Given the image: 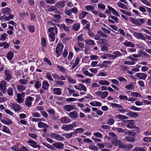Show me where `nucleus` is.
Here are the masks:
<instances>
[{"mask_svg": "<svg viewBox=\"0 0 151 151\" xmlns=\"http://www.w3.org/2000/svg\"><path fill=\"white\" fill-rule=\"evenodd\" d=\"M50 32L49 36L50 37V40L51 41H54L55 40V35L58 33V29L56 27H50L48 29Z\"/></svg>", "mask_w": 151, "mask_h": 151, "instance_id": "f257e3e1", "label": "nucleus"}, {"mask_svg": "<svg viewBox=\"0 0 151 151\" xmlns=\"http://www.w3.org/2000/svg\"><path fill=\"white\" fill-rule=\"evenodd\" d=\"M129 18L130 21L132 23L137 25H141V24L144 23L146 22V20L144 19H135L132 17H130Z\"/></svg>", "mask_w": 151, "mask_h": 151, "instance_id": "f03ea898", "label": "nucleus"}, {"mask_svg": "<svg viewBox=\"0 0 151 151\" xmlns=\"http://www.w3.org/2000/svg\"><path fill=\"white\" fill-rule=\"evenodd\" d=\"M117 139H114L111 142L112 144L116 146H118L121 148H125L126 147V145L122 143L120 140H118Z\"/></svg>", "mask_w": 151, "mask_h": 151, "instance_id": "7ed1b4c3", "label": "nucleus"}, {"mask_svg": "<svg viewBox=\"0 0 151 151\" xmlns=\"http://www.w3.org/2000/svg\"><path fill=\"white\" fill-rule=\"evenodd\" d=\"M16 96L17 98L15 100L18 103L21 104L23 102L24 97L25 96V93L24 92L17 93Z\"/></svg>", "mask_w": 151, "mask_h": 151, "instance_id": "20e7f679", "label": "nucleus"}, {"mask_svg": "<svg viewBox=\"0 0 151 151\" xmlns=\"http://www.w3.org/2000/svg\"><path fill=\"white\" fill-rule=\"evenodd\" d=\"M4 73L5 76V79L8 81H9L12 78V71L9 69H6L4 70Z\"/></svg>", "mask_w": 151, "mask_h": 151, "instance_id": "39448f33", "label": "nucleus"}, {"mask_svg": "<svg viewBox=\"0 0 151 151\" xmlns=\"http://www.w3.org/2000/svg\"><path fill=\"white\" fill-rule=\"evenodd\" d=\"M6 84V81L4 80L1 81L0 83V90L4 94L6 93V90L7 88Z\"/></svg>", "mask_w": 151, "mask_h": 151, "instance_id": "423d86ee", "label": "nucleus"}, {"mask_svg": "<svg viewBox=\"0 0 151 151\" xmlns=\"http://www.w3.org/2000/svg\"><path fill=\"white\" fill-rule=\"evenodd\" d=\"M135 76L137 79L145 80L147 77V74L144 73H139L135 75Z\"/></svg>", "mask_w": 151, "mask_h": 151, "instance_id": "0eeeda50", "label": "nucleus"}, {"mask_svg": "<svg viewBox=\"0 0 151 151\" xmlns=\"http://www.w3.org/2000/svg\"><path fill=\"white\" fill-rule=\"evenodd\" d=\"M63 47V45L58 44L56 48V52L59 56L61 55Z\"/></svg>", "mask_w": 151, "mask_h": 151, "instance_id": "6e6552de", "label": "nucleus"}, {"mask_svg": "<svg viewBox=\"0 0 151 151\" xmlns=\"http://www.w3.org/2000/svg\"><path fill=\"white\" fill-rule=\"evenodd\" d=\"M33 99L32 97L29 96L27 97L25 101V105L27 107H30L32 104V102L33 101Z\"/></svg>", "mask_w": 151, "mask_h": 151, "instance_id": "1a4fd4ad", "label": "nucleus"}, {"mask_svg": "<svg viewBox=\"0 0 151 151\" xmlns=\"http://www.w3.org/2000/svg\"><path fill=\"white\" fill-rule=\"evenodd\" d=\"M133 36L136 38L145 41L146 40V37L142 34L137 32H134L133 33Z\"/></svg>", "mask_w": 151, "mask_h": 151, "instance_id": "9d476101", "label": "nucleus"}, {"mask_svg": "<svg viewBox=\"0 0 151 151\" xmlns=\"http://www.w3.org/2000/svg\"><path fill=\"white\" fill-rule=\"evenodd\" d=\"M51 136L52 137L58 141H62L64 139V138L61 137L60 135L54 133H52L51 134Z\"/></svg>", "mask_w": 151, "mask_h": 151, "instance_id": "9b49d317", "label": "nucleus"}, {"mask_svg": "<svg viewBox=\"0 0 151 151\" xmlns=\"http://www.w3.org/2000/svg\"><path fill=\"white\" fill-rule=\"evenodd\" d=\"M75 108V106L73 105L67 104L64 106V109L68 112H69L74 110Z\"/></svg>", "mask_w": 151, "mask_h": 151, "instance_id": "f8f14e48", "label": "nucleus"}, {"mask_svg": "<svg viewBox=\"0 0 151 151\" xmlns=\"http://www.w3.org/2000/svg\"><path fill=\"white\" fill-rule=\"evenodd\" d=\"M11 107L15 112L19 111L22 109L20 106L16 103L13 104L11 105Z\"/></svg>", "mask_w": 151, "mask_h": 151, "instance_id": "ddd939ff", "label": "nucleus"}, {"mask_svg": "<svg viewBox=\"0 0 151 151\" xmlns=\"http://www.w3.org/2000/svg\"><path fill=\"white\" fill-rule=\"evenodd\" d=\"M27 142L28 143L30 144V145L34 148H37L38 150H40V146L37 145V143L36 142L32 140H29L27 141Z\"/></svg>", "mask_w": 151, "mask_h": 151, "instance_id": "4468645a", "label": "nucleus"}, {"mask_svg": "<svg viewBox=\"0 0 151 151\" xmlns=\"http://www.w3.org/2000/svg\"><path fill=\"white\" fill-rule=\"evenodd\" d=\"M60 120L63 124L68 123L71 121L69 117L66 116L61 117L60 119Z\"/></svg>", "mask_w": 151, "mask_h": 151, "instance_id": "2eb2a0df", "label": "nucleus"}, {"mask_svg": "<svg viewBox=\"0 0 151 151\" xmlns=\"http://www.w3.org/2000/svg\"><path fill=\"white\" fill-rule=\"evenodd\" d=\"M139 56V57H142V58H150V56L146 52L142 50L139 51L138 52Z\"/></svg>", "mask_w": 151, "mask_h": 151, "instance_id": "dca6fc26", "label": "nucleus"}, {"mask_svg": "<svg viewBox=\"0 0 151 151\" xmlns=\"http://www.w3.org/2000/svg\"><path fill=\"white\" fill-rule=\"evenodd\" d=\"M53 147L57 149H62L63 148L64 145L60 142H56L52 144Z\"/></svg>", "mask_w": 151, "mask_h": 151, "instance_id": "f3484780", "label": "nucleus"}, {"mask_svg": "<svg viewBox=\"0 0 151 151\" xmlns=\"http://www.w3.org/2000/svg\"><path fill=\"white\" fill-rule=\"evenodd\" d=\"M127 124L126 126L127 128H132L134 123V120H127L125 121Z\"/></svg>", "mask_w": 151, "mask_h": 151, "instance_id": "a211bd4d", "label": "nucleus"}, {"mask_svg": "<svg viewBox=\"0 0 151 151\" xmlns=\"http://www.w3.org/2000/svg\"><path fill=\"white\" fill-rule=\"evenodd\" d=\"M68 115L70 118L76 119L78 117L77 112L76 111H73L69 113Z\"/></svg>", "mask_w": 151, "mask_h": 151, "instance_id": "6ab92c4d", "label": "nucleus"}, {"mask_svg": "<svg viewBox=\"0 0 151 151\" xmlns=\"http://www.w3.org/2000/svg\"><path fill=\"white\" fill-rule=\"evenodd\" d=\"M107 7L112 12V14L116 16L117 17H119L120 15L119 14V13L117 12L115 10L114 8H112V7L110 6H109L108 5L107 6Z\"/></svg>", "mask_w": 151, "mask_h": 151, "instance_id": "aec40b11", "label": "nucleus"}, {"mask_svg": "<svg viewBox=\"0 0 151 151\" xmlns=\"http://www.w3.org/2000/svg\"><path fill=\"white\" fill-rule=\"evenodd\" d=\"M55 5L58 8H62L65 5V1H63L58 2L55 4Z\"/></svg>", "mask_w": 151, "mask_h": 151, "instance_id": "412c9836", "label": "nucleus"}, {"mask_svg": "<svg viewBox=\"0 0 151 151\" xmlns=\"http://www.w3.org/2000/svg\"><path fill=\"white\" fill-rule=\"evenodd\" d=\"M84 130L82 128H78L75 129L74 131L73 132V135H76L78 133L81 134L83 132Z\"/></svg>", "mask_w": 151, "mask_h": 151, "instance_id": "4be33fe9", "label": "nucleus"}, {"mask_svg": "<svg viewBox=\"0 0 151 151\" xmlns=\"http://www.w3.org/2000/svg\"><path fill=\"white\" fill-rule=\"evenodd\" d=\"M53 92L54 94L60 95L62 94V90L59 88H53Z\"/></svg>", "mask_w": 151, "mask_h": 151, "instance_id": "5701e85b", "label": "nucleus"}, {"mask_svg": "<svg viewBox=\"0 0 151 151\" xmlns=\"http://www.w3.org/2000/svg\"><path fill=\"white\" fill-rule=\"evenodd\" d=\"M49 86V84L48 82L46 80H44L42 82V88L45 90L48 89Z\"/></svg>", "mask_w": 151, "mask_h": 151, "instance_id": "b1692460", "label": "nucleus"}, {"mask_svg": "<svg viewBox=\"0 0 151 151\" xmlns=\"http://www.w3.org/2000/svg\"><path fill=\"white\" fill-rule=\"evenodd\" d=\"M0 120L1 122L7 125L12 124V121L9 119H1Z\"/></svg>", "mask_w": 151, "mask_h": 151, "instance_id": "393cba45", "label": "nucleus"}, {"mask_svg": "<svg viewBox=\"0 0 151 151\" xmlns=\"http://www.w3.org/2000/svg\"><path fill=\"white\" fill-rule=\"evenodd\" d=\"M66 77L69 83L72 84H75L76 83V81L75 78H71L68 75H66Z\"/></svg>", "mask_w": 151, "mask_h": 151, "instance_id": "a878e982", "label": "nucleus"}, {"mask_svg": "<svg viewBox=\"0 0 151 151\" xmlns=\"http://www.w3.org/2000/svg\"><path fill=\"white\" fill-rule=\"evenodd\" d=\"M61 129L66 131H69L72 129L70 124L63 125Z\"/></svg>", "mask_w": 151, "mask_h": 151, "instance_id": "bb28decb", "label": "nucleus"}, {"mask_svg": "<svg viewBox=\"0 0 151 151\" xmlns=\"http://www.w3.org/2000/svg\"><path fill=\"white\" fill-rule=\"evenodd\" d=\"M82 71H83V74L85 75L90 77H92L93 76V74L90 73L88 70H85L84 68L82 69Z\"/></svg>", "mask_w": 151, "mask_h": 151, "instance_id": "cd10ccee", "label": "nucleus"}, {"mask_svg": "<svg viewBox=\"0 0 151 151\" xmlns=\"http://www.w3.org/2000/svg\"><path fill=\"white\" fill-rule=\"evenodd\" d=\"M53 17L54 18L52 19V21L56 22H60L61 18V16L60 15L54 14Z\"/></svg>", "mask_w": 151, "mask_h": 151, "instance_id": "c85d7f7f", "label": "nucleus"}, {"mask_svg": "<svg viewBox=\"0 0 151 151\" xmlns=\"http://www.w3.org/2000/svg\"><path fill=\"white\" fill-rule=\"evenodd\" d=\"M38 127L40 128H45V129L48 128L49 127L48 125L45 123L42 122H39L38 125Z\"/></svg>", "mask_w": 151, "mask_h": 151, "instance_id": "c756f323", "label": "nucleus"}, {"mask_svg": "<svg viewBox=\"0 0 151 151\" xmlns=\"http://www.w3.org/2000/svg\"><path fill=\"white\" fill-rule=\"evenodd\" d=\"M17 88L20 92H22L27 87L23 85H18L17 86Z\"/></svg>", "mask_w": 151, "mask_h": 151, "instance_id": "7c9ffc66", "label": "nucleus"}, {"mask_svg": "<svg viewBox=\"0 0 151 151\" xmlns=\"http://www.w3.org/2000/svg\"><path fill=\"white\" fill-rule=\"evenodd\" d=\"M1 11L2 12V13L5 14H9L11 12L10 9L8 7H6L2 9H1Z\"/></svg>", "mask_w": 151, "mask_h": 151, "instance_id": "2f4dec72", "label": "nucleus"}, {"mask_svg": "<svg viewBox=\"0 0 151 151\" xmlns=\"http://www.w3.org/2000/svg\"><path fill=\"white\" fill-rule=\"evenodd\" d=\"M98 83L101 85H109L110 83L105 80H100L98 81Z\"/></svg>", "mask_w": 151, "mask_h": 151, "instance_id": "473e14b6", "label": "nucleus"}, {"mask_svg": "<svg viewBox=\"0 0 151 151\" xmlns=\"http://www.w3.org/2000/svg\"><path fill=\"white\" fill-rule=\"evenodd\" d=\"M123 44L125 46L128 47H134L135 45L132 43L129 42H126L123 43Z\"/></svg>", "mask_w": 151, "mask_h": 151, "instance_id": "72a5a7b5", "label": "nucleus"}, {"mask_svg": "<svg viewBox=\"0 0 151 151\" xmlns=\"http://www.w3.org/2000/svg\"><path fill=\"white\" fill-rule=\"evenodd\" d=\"M127 115L129 116L132 117H137L138 116V114L137 113L132 111L129 112L127 114Z\"/></svg>", "mask_w": 151, "mask_h": 151, "instance_id": "f704fd0d", "label": "nucleus"}, {"mask_svg": "<svg viewBox=\"0 0 151 151\" xmlns=\"http://www.w3.org/2000/svg\"><path fill=\"white\" fill-rule=\"evenodd\" d=\"M115 117L119 119H127L128 117L127 116L121 114H118L115 115Z\"/></svg>", "mask_w": 151, "mask_h": 151, "instance_id": "c9c22d12", "label": "nucleus"}, {"mask_svg": "<svg viewBox=\"0 0 151 151\" xmlns=\"http://www.w3.org/2000/svg\"><path fill=\"white\" fill-rule=\"evenodd\" d=\"M78 85L79 86V91H87L86 87L85 85L81 83H79Z\"/></svg>", "mask_w": 151, "mask_h": 151, "instance_id": "e433bc0d", "label": "nucleus"}, {"mask_svg": "<svg viewBox=\"0 0 151 151\" xmlns=\"http://www.w3.org/2000/svg\"><path fill=\"white\" fill-rule=\"evenodd\" d=\"M86 44L89 45H94L95 43L94 41L92 40L88 39L85 41Z\"/></svg>", "mask_w": 151, "mask_h": 151, "instance_id": "4c0bfd02", "label": "nucleus"}, {"mask_svg": "<svg viewBox=\"0 0 151 151\" xmlns=\"http://www.w3.org/2000/svg\"><path fill=\"white\" fill-rule=\"evenodd\" d=\"M14 53L10 51L6 55L7 58L9 60H11L14 56Z\"/></svg>", "mask_w": 151, "mask_h": 151, "instance_id": "58836bf2", "label": "nucleus"}, {"mask_svg": "<svg viewBox=\"0 0 151 151\" xmlns=\"http://www.w3.org/2000/svg\"><path fill=\"white\" fill-rule=\"evenodd\" d=\"M98 7L99 9L100 10H105V9L106 6L105 5L101 2L99 3L98 4Z\"/></svg>", "mask_w": 151, "mask_h": 151, "instance_id": "ea45409f", "label": "nucleus"}, {"mask_svg": "<svg viewBox=\"0 0 151 151\" xmlns=\"http://www.w3.org/2000/svg\"><path fill=\"white\" fill-rule=\"evenodd\" d=\"M28 80L27 79H21L19 81L20 84L21 85H25L27 84Z\"/></svg>", "mask_w": 151, "mask_h": 151, "instance_id": "a19ab883", "label": "nucleus"}, {"mask_svg": "<svg viewBox=\"0 0 151 151\" xmlns=\"http://www.w3.org/2000/svg\"><path fill=\"white\" fill-rule=\"evenodd\" d=\"M117 5L120 7L124 9H127V8L125 5L120 2H118L117 3Z\"/></svg>", "mask_w": 151, "mask_h": 151, "instance_id": "79ce46f5", "label": "nucleus"}, {"mask_svg": "<svg viewBox=\"0 0 151 151\" xmlns=\"http://www.w3.org/2000/svg\"><path fill=\"white\" fill-rule=\"evenodd\" d=\"M57 67L59 70L62 73H66V70L63 67L59 65H57Z\"/></svg>", "mask_w": 151, "mask_h": 151, "instance_id": "37998d69", "label": "nucleus"}, {"mask_svg": "<svg viewBox=\"0 0 151 151\" xmlns=\"http://www.w3.org/2000/svg\"><path fill=\"white\" fill-rule=\"evenodd\" d=\"M41 84L39 81L35 80L34 86L36 89L39 88L41 86Z\"/></svg>", "mask_w": 151, "mask_h": 151, "instance_id": "c03bdc74", "label": "nucleus"}, {"mask_svg": "<svg viewBox=\"0 0 151 151\" xmlns=\"http://www.w3.org/2000/svg\"><path fill=\"white\" fill-rule=\"evenodd\" d=\"M46 76L47 79L49 81H53V79L52 77L51 73L47 72L46 73Z\"/></svg>", "mask_w": 151, "mask_h": 151, "instance_id": "a18cd8bd", "label": "nucleus"}, {"mask_svg": "<svg viewBox=\"0 0 151 151\" xmlns=\"http://www.w3.org/2000/svg\"><path fill=\"white\" fill-rule=\"evenodd\" d=\"M73 135V132L71 133H65L62 134V135L65 137L67 139L70 138L71 137L72 135Z\"/></svg>", "mask_w": 151, "mask_h": 151, "instance_id": "49530a36", "label": "nucleus"}, {"mask_svg": "<svg viewBox=\"0 0 151 151\" xmlns=\"http://www.w3.org/2000/svg\"><path fill=\"white\" fill-rule=\"evenodd\" d=\"M80 27V24H74L72 27V29L75 31H78Z\"/></svg>", "mask_w": 151, "mask_h": 151, "instance_id": "de8ad7c7", "label": "nucleus"}, {"mask_svg": "<svg viewBox=\"0 0 151 151\" xmlns=\"http://www.w3.org/2000/svg\"><path fill=\"white\" fill-rule=\"evenodd\" d=\"M114 130L119 133H123L125 132L126 131L125 129H123L122 128L118 127L114 128Z\"/></svg>", "mask_w": 151, "mask_h": 151, "instance_id": "09e8293b", "label": "nucleus"}, {"mask_svg": "<svg viewBox=\"0 0 151 151\" xmlns=\"http://www.w3.org/2000/svg\"><path fill=\"white\" fill-rule=\"evenodd\" d=\"M57 25L60 27L61 28L64 29L65 31H69V30L68 27H66L65 24H62L60 25L57 24Z\"/></svg>", "mask_w": 151, "mask_h": 151, "instance_id": "8fccbe9b", "label": "nucleus"}, {"mask_svg": "<svg viewBox=\"0 0 151 151\" xmlns=\"http://www.w3.org/2000/svg\"><path fill=\"white\" fill-rule=\"evenodd\" d=\"M113 54L114 55L116 58L118 57L122 56V54L119 51H115L113 52Z\"/></svg>", "mask_w": 151, "mask_h": 151, "instance_id": "3c124183", "label": "nucleus"}, {"mask_svg": "<svg viewBox=\"0 0 151 151\" xmlns=\"http://www.w3.org/2000/svg\"><path fill=\"white\" fill-rule=\"evenodd\" d=\"M19 145L18 144H16L15 146L12 147L11 149L14 151H19V149L18 148Z\"/></svg>", "mask_w": 151, "mask_h": 151, "instance_id": "603ef678", "label": "nucleus"}, {"mask_svg": "<svg viewBox=\"0 0 151 151\" xmlns=\"http://www.w3.org/2000/svg\"><path fill=\"white\" fill-rule=\"evenodd\" d=\"M54 82L55 83V85L60 86H63L64 85V82L62 81H55Z\"/></svg>", "mask_w": 151, "mask_h": 151, "instance_id": "864d4df0", "label": "nucleus"}, {"mask_svg": "<svg viewBox=\"0 0 151 151\" xmlns=\"http://www.w3.org/2000/svg\"><path fill=\"white\" fill-rule=\"evenodd\" d=\"M109 93L107 91H105L104 92H102L101 95V97L102 99H104L106 98L108 95Z\"/></svg>", "mask_w": 151, "mask_h": 151, "instance_id": "5fc2aeb1", "label": "nucleus"}, {"mask_svg": "<svg viewBox=\"0 0 151 151\" xmlns=\"http://www.w3.org/2000/svg\"><path fill=\"white\" fill-rule=\"evenodd\" d=\"M3 128V129H2V131L3 132L8 134L10 133V132L9 129V127L6 126H4Z\"/></svg>", "mask_w": 151, "mask_h": 151, "instance_id": "6e6d98bb", "label": "nucleus"}, {"mask_svg": "<svg viewBox=\"0 0 151 151\" xmlns=\"http://www.w3.org/2000/svg\"><path fill=\"white\" fill-rule=\"evenodd\" d=\"M42 144L48 148L52 150H54L55 149L52 146L49 144L43 142L42 143Z\"/></svg>", "mask_w": 151, "mask_h": 151, "instance_id": "4d7b16f0", "label": "nucleus"}, {"mask_svg": "<svg viewBox=\"0 0 151 151\" xmlns=\"http://www.w3.org/2000/svg\"><path fill=\"white\" fill-rule=\"evenodd\" d=\"M107 121V122H106V124L109 125L113 124L114 122V120L113 118H111Z\"/></svg>", "mask_w": 151, "mask_h": 151, "instance_id": "13d9d810", "label": "nucleus"}, {"mask_svg": "<svg viewBox=\"0 0 151 151\" xmlns=\"http://www.w3.org/2000/svg\"><path fill=\"white\" fill-rule=\"evenodd\" d=\"M85 8L88 11H91L94 9V7L93 6L91 5H88L85 6Z\"/></svg>", "mask_w": 151, "mask_h": 151, "instance_id": "bf43d9fd", "label": "nucleus"}, {"mask_svg": "<svg viewBox=\"0 0 151 151\" xmlns=\"http://www.w3.org/2000/svg\"><path fill=\"white\" fill-rule=\"evenodd\" d=\"M106 40L104 39H101L99 40V41L97 43L100 45H105L106 43Z\"/></svg>", "mask_w": 151, "mask_h": 151, "instance_id": "052dcab7", "label": "nucleus"}, {"mask_svg": "<svg viewBox=\"0 0 151 151\" xmlns=\"http://www.w3.org/2000/svg\"><path fill=\"white\" fill-rule=\"evenodd\" d=\"M124 139L129 142H133L134 141V139L133 137H126Z\"/></svg>", "mask_w": 151, "mask_h": 151, "instance_id": "680f3d73", "label": "nucleus"}, {"mask_svg": "<svg viewBox=\"0 0 151 151\" xmlns=\"http://www.w3.org/2000/svg\"><path fill=\"white\" fill-rule=\"evenodd\" d=\"M131 96H136L138 97H141V95L138 92H132L131 93Z\"/></svg>", "mask_w": 151, "mask_h": 151, "instance_id": "e2e57ef3", "label": "nucleus"}, {"mask_svg": "<svg viewBox=\"0 0 151 151\" xmlns=\"http://www.w3.org/2000/svg\"><path fill=\"white\" fill-rule=\"evenodd\" d=\"M7 35L6 33H4L0 36V40L5 41Z\"/></svg>", "mask_w": 151, "mask_h": 151, "instance_id": "0e129e2a", "label": "nucleus"}, {"mask_svg": "<svg viewBox=\"0 0 151 151\" xmlns=\"http://www.w3.org/2000/svg\"><path fill=\"white\" fill-rule=\"evenodd\" d=\"M111 105L113 108L116 107L117 108H122L121 105L116 103H111Z\"/></svg>", "mask_w": 151, "mask_h": 151, "instance_id": "69168bd1", "label": "nucleus"}, {"mask_svg": "<svg viewBox=\"0 0 151 151\" xmlns=\"http://www.w3.org/2000/svg\"><path fill=\"white\" fill-rule=\"evenodd\" d=\"M125 88L128 89L132 90L134 88L135 86L132 84H130L129 85L125 86Z\"/></svg>", "mask_w": 151, "mask_h": 151, "instance_id": "338daca9", "label": "nucleus"}, {"mask_svg": "<svg viewBox=\"0 0 151 151\" xmlns=\"http://www.w3.org/2000/svg\"><path fill=\"white\" fill-rule=\"evenodd\" d=\"M133 151H146L143 148L139 147H137L134 149Z\"/></svg>", "mask_w": 151, "mask_h": 151, "instance_id": "774afa93", "label": "nucleus"}]
</instances>
